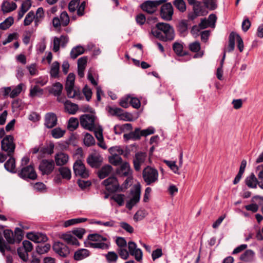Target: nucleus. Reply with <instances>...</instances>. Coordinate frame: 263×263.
<instances>
[{"instance_id":"nucleus-1","label":"nucleus","mask_w":263,"mask_h":263,"mask_svg":"<svg viewBox=\"0 0 263 263\" xmlns=\"http://www.w3.org/2000/svg\"><path fill=\"white\" fill-rule=\"evenodd\" d=\"M154 36L163 41H172L175 37L174 30L170 24L164 23L157 24L152 30Z\"/></svg>"},{"instance_id":"nucleus-2","label":"nucleus","mask_w":263,"mask_h":263,"mask_svg":"<svg viewBox=\"0 0 263 263\" xmlns=\"http://www.w3.org/2000/svg\"><path fill=\"white\" fill-rule=\"evenodd\" d=\"M28 157H24L21 160V169L18 172V176L24 179H29L35 180L37 178V174L33 164L28 165L29 162Z\"/></svg>"},{"instance_id":"nucleus-3","label":"nucleus","mask_w":263,"mask_h":263,"mask_svg":"<svg viewBox=\"0 0 263 263\" xmlns=\"http://www.w3.org/2000/svg\"><path fill=\"white\" fill-rule=\"evenodd\" d=\"M1 144L2 150L5 152L8 156L11 157L13 156L16 145L14 142L13 136H6L2 140Z\"/></svg>"},{"instance_id":"nucleus-4","label":"nucleus","mask_w":263,"mask_h":263,"mask_svg":"<svg viewBox=\"0 0 263 263\" xmlns=\"http://www.w3.org/2000/svg\"><path fill=\"white\" fill-rule=\"evenodd\" d=\"M158 171L152 167L147 166L143 171L142 177L147 185L156 182L158 180Z\"/></svg>"},{"instance_id":"nucleus-5","label":"nucleus","mask_w":263,"mask_h":263,"mask_svg":"<svg viewBox=\"0 0 263 263\" xmlns=\"http://www.w3.org/2000/svg\"><path fill=\"white\" fill-rule=\"evenodd\" d=\"M75 80V76L72 73H70L66 81L65 89L67 92L68 97L70 98H73L78 97L79 98L80 92L79 90L74 89V83Z\"/></svg>"},{"instance_id":"nucleus-6","label":"nucleus","mask_w":263,"mask_h":263,"mask_svg":"<svg viewBox=\"0 0 263 263\" xmlns=\"http://www.w3.org/2000/svg\"><path fill=\"white\" fill-rule=\"evenodd\" d=\"M54 161L52 159H43L39 165V170L42 175H49L54 171Z\"/></svg>"},{"instance_id":"nucleus-7","label":"nucleus","mask_w":263,"mask_h":263,"mask_svg":"<svg viewBox=\"0 0 263 263\" xmlns=\"http://www.w3.org/2000/svg\"><path fill=\"white\" fill-rule=\"evenodd\" d=\"M131 194L132 197L126 204V207L129 210H131L140 200L141 186L139 184L135 185L134 190L131 191Z\"/></svg>"},{"instance_id":"nucleus-8","label":"nucleus","mask_w":263,"mask_h":263,"mask_svg":"<svg viewBox=\"0 0 263 263\" xmlns=\"http://www.w3.org/2000/svg\"><path fill=\"white\" fill-rule=\"evenodd\" d=\"M95 119L93 115H83L80 117V124L84 128L92 130L97 126L95 123Z\"/></svg>"},{"instance_id":"nucleus-9","label":"nucleus","mask_w":263,"mask_h":263,"mask_svg":"<svg viewBox=\"0 0 263 263\" xmlns=\"http://www.w3.org/2000/svg\"><path fill=\"white\" fill-rule=\"evenodd\" d=\"M165 1V0L148 1L141 5V8L147 13L152 14L156 11L158 6L161 5Z\"/></svg>"},{"instance_id":"nucleus-10","label":"nucleus","mask_w":263,"mask_h":263,"mask_svg":"<svg viewBox=\"0 0 263 263\" xmlns=\"http://www.w3.org/2000/svg\"><path fill=\"white\" fill-rule=\"evenodd\" d=\"M63 85L60 82H56L50 87H47L49 92L57 97V101L59 102H64V98L61 96L62 90Z\"/></svg>"},{"instance_id":"nucleus-11","label":"nucleus","mask_w":263,"mask_h":263,"mask_svg":"<svg viewBox=\"0 0 263 263\" xmlns=\"http://www.w3.org/2000/svg\"><path fill=\"white\" fill-rule=\"evenodd\" d=\"M73 171L76 175L80 176L83 178L89 176V172L81 160H77L73 166Z\"/></svg>"},{"instance_id":"nucleus-12","label":"nucleus","mask_w":263,"mask_h":263,"mask_svg":"<svg viewBox=\"0 0 263 263\" xmlns=\"http://www.w3.org/2000/svg\"><path fill=\"white\" fill-rule=\"evenodd\" d=\"M103 184L105 186L106 190L111 193L117 191L119 187L118 181L114 176L110 177L104 180Z\"/></svg>"},{"instance_id":"nucleus-13","label":"nucleus","mask_w":263,"mask_h":263,"mask_svg":"<svg viewBox=\"0 0 263 263\" xmlns=\"http://www.w3.org/2000/svg\"><path fill=\"white\" fill-rule=\"evenodd\" d=\"M26 237L35 243H42L46 242L48 238L46 234L35 232H28Z\"/></svg>"},{"instance_id":"nucleus-14","label":"nucleus","mask_w":263,"mask_h":263,"mask_svg":"<svg viewBox=\"0 0 263 263\" xmlns=\"http://www.w3.org/2000/svg\"><path fill=\"white\" fill-rule=\"evenodd\" d=\"M173 12L174 11L172 4L170 3H168L162 6L160 15L163 20L170 21L172 18Z\"/></svg>"},{"instance_id":"nucleus-15","label":"nucleus","mask_w":263,"mask_h":263,"mask_svg":"<svg viewBox=\"0 0 263 263\" xmlns=\"http://www.w3.org/2000/svg\"><path fill=\"white\" fill-rule=\"evenodd\" d=\"M129 253L135 257V259L140 261L142 259L143 254L140 249L137 248V245L133 241L128 242Z\"/></svg>"},{"instance_id":"nucleus-16","label":"nucleus","mask_w":263,"mask_h":263,"mask_svg":"<svg viewBox=\"0 0 263 263\" xmlns=\"http://www.w3.org/2000/svg\"><path fill=\"white\" fill-rule=\"evenodd\" d=\"M53 250L60 256L66 257L69 253L68 248L64 243L60 242H55L53 245Z\"/></svg>"},{"instance_id":"nucleus-17","label":"nucleus","mask_w":263,"mask_h":263,"mask_svg":"<svg viewBox=\"0 0 263 263\" xmlns=\"http://www.w3.org/2000/svg\"><path fill=\"white\" fill-rule=\"evenodd\" d=\"M116 173L121 176H128L132 175V170L128 162L121 164V166L116 170Z\"/></svg>"},{"instance_id":"nucleus-18","label":"nucleus","mask_w":263,"mask_h":263,"mask_svg":"<svg viewBox=\"0 0 263 263\" xmlns=\"http://www.w3.org/2000/svg\"><path fill=\"white\" fill-rule=\"evenodd\" d=\"M102 161V158L97 154L89 155L87 159L88 164L92 167H99Z\"/></svg>"},{"instance_id":"nucleus-19","label":"nucleus","mask_w":263,"mask_h":263,"mask_svg":"<svg viewBox=\"0 0 263 263\" xmlns=\"http://www.w3.org/2000/svg\"><path fill=\"white\" fill-rule=\"evenodd\" d=\"M57 123V118L54 113L49 112L45 116V125L48 128H51L56 125Z\"/></svg>"},{"instance_id":"nucleus-20","label":"nucleus","mask_w":263,"mask_h":263,"mask_svg":"<svg viewBox=\"0 0 263 263\" xmlns=\"http://www.w3.org/2000/svg\"><path fill=\"white\" fill-rule=\"evenodd\" d=\"M193 6V11L196 16H203L207 14L208 12L205 10V7L203 6L201 2L196 1L192 5Z\"/></svg>"},{"instance_id":"nucleus-21","label":"nucleus","mask_w":263,"mask_h":263,"mask_svg":"<svg viewBox=\"0 0 263 263\" xmlns=\"http://www.w3.org/2000/svg\"><path fill=\"white\" fill-rule=\"evenodd\" d=\"M106 109L111 115L120 116L122 119L125 118L127 120H129L127 118L129 115L127 113H123V110L120 108L108 106L106 107Z\"/></svg>"},{"instance_id":"nucleus-22","label":"nucleus","mask_w":263,"mask_h":263,"mask_svg":"<svg viewBox=\"0 0 263 263\" xmlns=\"http://www.w3.org/2000/svg\"><path fill=\"white\" fill-rule=\"evenodd\" d=\"M54 160L57 165L62 166L68 162L69 157L66 154L60 152L55 154Z\"/></svg>"},{"instance_id":"nucleus-23","label":"nucleus","mask_w":263,"mask_h":263,"mask_svg":"<svg viewBox=\"0 0 263 263\" xmlns=\"http://www.w3.org/2000/svg\"><path fill=\"white\" fill-rule=\"evenodd\" d=\"M60 238L63 239L67 244L78 246L80 245L77 239L71 234V232L62 234Z\"/></svg>"},{"instance_id":"nucleus-24","label":"nucleus","mask_w":263,"mask_h":263,"mask_svg":"<svg viewBox=\"0 0 263 263\" xmlns=\"http://www.w3.org/2000/svg\"><path fill=\"white\" fill-rule=\"evenodd\" d=\"M87 62V57H81L78 60V74L80 78H83L84 76V71L85 69Z\"/></svg>"},{"instance_id":"nucleus-25","label":"nucleus","mask_w":263,"mask_h":263,"mask_svg":"<svg viewBox=\"0 0 263 263\" xmlns=\"http://www.w3.org/2000/svg\"><path fill=\"white\" fill-rule=\"evenodd\" d=\"M146 155L143 153H138L135 155L134 159V165L135 169L139 171L140 169L141 164L144 162Z\"/></svg>"},{"instance_id":"nucleus-26","label":"nucleus","mask_w":263,"mask_h":263,"mask_svg":"<svg viewBox=\"0 0 263 263\" xmlns=\"http://www.w3.org/2000/svg\"><path fill=\"white\" fill-rule=\"evenodd\" d=\"M260 180L256 178L253 173H251L246 179V184L250 188H256L257 185L259 186Z\"/></svg>"},{"instance_id":"nucleus-27","label":"nucleus","mask_w":263,"mask_h":263,"mask_svg":"<svg viewBox=\"0 0 263 263\" xmlns=\"http://www.w3.org/2000/svg\"><path fill=\"white\" fill-rule=\"evenodd\" d=\"M17 8V5L14 2L4 1L2 5V10L4 13H9Z\"/></svg>"},{"instance_id":"nucleus-28","label":"nucleus","mask_w":263,"mask_h":263,"mask_svg":"<svg viewBox=\"0 0 263 263\" xmlns=\"http://www.w3.org/2000/svg\"><path fill=\"white\" fill-rule=\"evenodd\" d=\"M89 255V252L85 249H82L77 251L74 254V258L76 260H82Z\"/></svg>"},{"instance_id":"nucleus-29","label":"nucleus","mask_w":263,"mask_h":263,"mask_svg":"<svg viewBox=\"0 0 263 263\" xmlns=\"http://www.w3.org/2000/svg\"><path fill=\"white\" fill-rule=\"evenodd\" d=\"M112 167L109 165L103 166L98 172V176L100 179H103L107 176L112 171Z\"/></svg>"},{"instance_id":"nucleus-30","label":"nucleus","mask_w":263,"mask_h":263,"mask_svg":"<svg viewBox=\"0 0 263 263\" xmlns=\"http://www.w3.org/2000/svg\"><path fill=\"white\" fill-rule=\"evenodd\" d=\"M65 110L70 114H74L78 110V106L69 101H64Z\"/></svg>"},{"instance_id":"nucleus-31","label":"nucleus","mask_w":263,"mask_h":263,"mask_svg":"<svg viewBox=\"0 0 263 263\" xmlns=\"http://www.w3.org/2000/svg\"><path fill=\"white\" fill-rule=\"evenodd\" d=\"M254 252L251 250H247L240 256V259L245 262L251 261L254 258Z\"/></svg>"},{"instance_id":"nucleus-32","label":"nucleus","mask_w":263,"mask_h":263,"mask_svg":"<svg viewBox=\"0 0 263 263\" xmlns=\"http://www.w3.org/2000/svg\"><path fill=\"white\" fill-rule=\"evenodd\" d=\"M44 93V90L42 88L39 87L38 85H35L30 89L29 96L32 98L35 97H41Z\"/></svg>"},{"instance_id":"nucleus-33","label":"nucleus","mask_w":263,"mask_h":263,"mask_svg":"<svg viewBox=\"0 0 263 263\" xmlns=\"http://www.w3.org/2000/svg\"><path fill=\"white\" fill-rule=\"evenodd\" d=\"M54 145L51 143L47 146H40V154L41 157H44L45 154L51 155L53 153Z\"/></svg>"},{"instance_id":"nucleus-34","label":"nucleus","mask_w":263,"mask_h":263,"mask_svg":"<svg viewBox=\"0 0 263 263\" xmlns=\"http://www.w3.org/2000/svg\"><path fill=\"white\" fill-rule=\"evenodd\" d=\"M4 235L8 243L13 244L16 242L13 232L11 230H5L4 231Z\"/></svg>"},{"instance_id":"nucleus-35","label":"nucleus","mask_w":263,"mask_h":263,"mask_svg":"<svg viewBox=\"0 0 263 263\" xmlns=\"http://www.w3.org/2000/svg\"><path fill=\"white\" fill-rule=\"evenodd\" d=\"M60 69V64L59 62H54L51 66L50 71V76L52 78H56L59 77V72Z\"/></svg>"},{"instance_id":"nucleus-36","label":"nucleus","mask_w":263,"mask_h":263,"mask_svg":"<svg viewBox=\"0 0 263 263\" xmlns=\"http://www.w3.org/2000/svg\"><path fill=\"white\" fill-rule=\"evenodd\" d=\"M84 48L81 46H77L72 49L70 52V57L71 58L75 59L79 55L84 52Z\"/></svg>"},{"instance_id":"nucleus-37","label":"nucleus","mask_w":263,"mask_h":263,"mask_svg":"<svg viewBox=\"0 0 263 263\" xmlns=\"http://www.w3.org/2000/svg\"><path fill=\"white\" fill-rule=\"evenodd\" d=\"M86 247L95 249H106L108 248V245L104 242L99 241H96L95 242H88Z\"/></svg>"},{"instance_id":"nucleus-38","label":"nucleus","mask_w":263,"mask_h":263,"mask_svg":"<svg viewBox=\"0 0 263 263\" xmlns=\"http://www.w3.org/2000/svg\"><path fill=\"white\" fill-rule=\"evenodd\" d=\"M10 159L7 161L4 166L5 168L11 172H15V161L13 156L10 157Z\"/></svg>"},{"instance_id":"nucleus-39","label":"nucleus","mask_w":263,"mask_h":263,"mask_svg":"<svg viewBox=\"0 0 263 263\" xmlns=\"http://www.w3.org/2000/svg\"><path fill=\"white\" fill-rule=\"evenodd\" d=\"M13 17L9 16L0 24V29L5 30L8 29L13 24Z\"/></svg>"},{"instance_id":"nucleus-40","label":"nucleus","mask_w":263,"mask_h":263,"mask_svg":"<svg viewBox=\"0 0 263 263\" xmlns=\"http://www.w3.org/2000/svg\"><path fill=\"white\" fill-rule=\"evenodd\" d=\"M59 172L63 179L69 180L71 178V171L66 167H61L59 168Z\"/></svg>"},{"instance_id":"nucleus-41","label":"nucleus","mask_w":263,"mask_h":263,"mask_svg":"<svg viewBox=\"0 0 263 263\" xmlns=\"http://www.w3.org/2000/svg\"><path fill=\"white\" fill-rule=\"evenodd\" d=\"M24 86V84L23 83H20V84L17 85L11 90V92L10 93V97L11 98H14L15 97L18 96L22 92L23 90V87Z\"/></svg>"},{"instance_id":"nucleus-42","label":"nucleus","mask_w":263,"mask_h":263,"mask_svg":"<svg viewBox=\"0 0 263 263\" xmlns=\"http://www.w3.org/2000/svg\"><path fill=\"white\" fill-rule=\"evenodd\" d=\"M51 248L49 243H46L44 245H38L36 247V252L39 254H43L47 253Z\"/></svg>"},{"instance_id":"nucleus-43","label":"nucleus","mask_w":263,"mask_h":263,"mask_svg":"<svg viewBox=\"0 0 263 263\" xmlns=\"http://www.w3.org/2000/svg\"><path fill=\"white\" fill-rule=\"evenodd\" d=\"M173 4L181 12H183L186 10V5L184 0H174Z\"/></svg>"},{"instance_id":"nucleus-44","label":"nucleus","mask_w":263,"mask_h":263,"mask_svg":"<svg viewBox=\"0 0 263 263\" xmlns=\"http://www.w3.org/2000/svg\"><path fill=\"white\" fill-rule=\"evenodd\" d=\"M84 143L87 146H90L94 145L95 143V140L92 136L88 133H86L84 135Z\"/></svg>"},{"instance_id":"nucleus-45","label":"nucleus","mask_w":263,"mask_h":263,"mask_svg":"<svg viewBox=\"0 0 263 263\" xmlns=\"http://www.w3.org/2000/svg\"><path fill=\"white\" fill-rule=\"evenodd\" d=\"M109 161L111 164L115 166H117L122 163L121 157L117 155H112L109 157Z\"/></svg>"},{"instance_id":"nucleus-46","label":"nucleus","mask_w":263,"mask_h":263,"mask_svg":"<svg viewBox=\"0 0 263 263\" xmlns=\"http://www.w3.org/2000/svg\"><path fill=\"white\" fill-rule=\"evenodd\" d=\"M44 17V12L42 7L39 8L35 15L34 21L36 25H37Z\"/></svg>"},{"instance_id":"nucleus-47","label":"nucleus","mask_w":263,"mask_h":263,"mask_svg":"<svg viewBox=\"0 0 263 263\" xmlns=\"http://www.w3.org/2000/svg\"><path fill=\"white\" fill-rule=\"evenodd\" d=\"M65 133V130H62L59 127H57L51 130L52 137L55 139H59L62 137Z\"/></svg>"},{"instance_id":"nucleus-48","label":"nucleus","mask_w":263,"mask_h":263,"mask_svg":"<svg viewBox=\"0 0 263 263\" xmlns=\"http://www.w3.org/2000/svg\"><path fill=\"white\" fill-rule=\"evenodd\" d=\"M236 33L234 32L231 33L229 36L228 51L230 52L234 49L235 40L236 39Z\"/></svg>"},{"instance_id":"nucleus-49","label":"nucleus","mask_w":263,"mask_h":263,"mask_svg":"<svg viewBox=\"0 0 263 263\" xmlns=\"http://www.w3.org/2000/svg\"><path fill=\"white\" fill-rule=\"evenodd\" d=\"M88 239L92 241H106L107 238L98 234H89L88 236Z\"/></svg>"},{"instance_id":"nucleus-50","label":"nucleus","mask_w":263,"mask_h":263,"mask_svg":"<svg viewBox=\"0 0 263 263\" xmlns=\"http://www.w3.org/2000/svg\"><path fill=\"white\" fill-rule=\"evenodd\" d=\"M205 8L210 10H214L217 7L216 0H202Z\"/></svg>"},{"instance_id":"nucleus-51","label":"nucleus","mask_w":263,"mask_h":263,"mask_svg":"<svg viewBox=\"0 0 263 263\" xmlns=\"http://www.w3.org/2000/svg\"><path fill=\"white\" fill-rule=\"evenodd\" d=\"M91 131L94 132L96 137L98 139V141L103 140V136L102 134L103 129L100 126H97L95 127V129H92Z\"/></svg>"},{"instance_id":"nucleus-52","label":"nucleus","mask_w":263,"mask_h":263,"mask_svg":"<svg viewBox=\"0 0 263 263\" xmlns=\"http://www.w3.org/2000/svg\"><path fill=\"white\" fill-rule=\"evenodd\" d=\"M173 49L178 55H183V45L181 43L175 42L173 44Z\"/></svg>"},{"instance_id":"nucleus-53","label":"nucleus","mask_w":263,"mask_h":263,"mask_svg":"<svg viewBox=\"0 0 263 263\" xmlns=\"http://www.w3.org/2000/svg\"><path fill=\"white\" fill-rule=\"evenodd\" d=\"M60 19L62 26H66L68 25L69 23V17L66 11H63L61 13Z\"/></svg>"},{"instance_id":"nucleus-54","label":"nucleus","mask_w":263,"mask_h":263,"mask_svg":"<svg viewBox=\"0 0 263 263\" xmlns=\"http://www.w3.org/2000/svg\"><path fill=\"white\" fill-rule=\"evenodd\" d=\"M34 81L36 84L35 85L43 86L48 83V78L47 76L40 77L34 79Z\"/></svg>"},{"instance_id":"nucleus-55","label":"nucleus","mask_w":263,"mask_h":263,"mask_svg":"<svg viewBox=\"0 0 263 263\" xmlns=\"http://www.w3.org/2000/svg\"><path fill=\"white\" fill-rule=\"evenodd\" d=\"M79 125V122L77 118L71 117L69 119L68 121V128L70 130L76 129Z\"/></svg>"},{"instance_id":"nucleus-56","label":"nucleus","mask_w":263,"mask_h":263,"mask_svg":"<svg viewBox=\"0 0 263 263\" xmlns=\"http://www.w3.org/2000/svg\"><path fill=\"white\" fill-rule=\"evenodd\" d=\"M5 250L11 251V247L8 245L0 236V252L5 255Z\"/></svg>"},{"instance_id":"nucleus-57","label":"nucleus","mask_w":263,"mask_h":263,"mask_svg":"<svg viewBox=\"0 0 263 263\" xmlns=\"http://www.w3.org/2000/svg\"><path fill=\"white\" fill-rule=\"evenodd\" d=\"M106 258L109 263H115L118 256L117 253L114 252H109L106 255Z\"/></svg>"},{"instance_id":"nucleus-58","label":"nucleus","mask_w":263,"mask_h":263,"mask_svg":"<svg viewBox=\"0 0 263 263\" xmlns=\"http://www.w3.org/2000/svg\"><path fill=\"white\" fill-rule=\"evenodd\" d=\"M35 15L33 11H30L25 16L24 21L25 26L29 25L34 19Z\"/></svg>"},{"instance_id":"nucleus-59","label":"nucleus","mask_w":263,"mask_h":263,"mask_svg":"<svg viewBox=\"0 0 263 263\" xmlns=\"http://www.w3.org/2000/svg\"><path fill=\"white\" fill-rule=\"evenodd\" d=\"M17 254L19 257L24 261H26L28 258V252L21 247L17 249Z\"/></svg>"},{"instance_id":"nucleus-60","label":"nucleus","mask_w":263,"mask_h":263,"mask_svg":"<svg viewBox=\"0 0 263 263\" xmlns=\"http://www.w3.org/2000/svg\"><path fill=\"white\" fill-rule=\"evenodd\" d=\"M165 163L169 166V167L173 171L175 174H179V168L177 165L176 164L175 161H170L168 160H164Z\"/></svg>"},{"instance_id":"nucleus-61","label":"nucleus","mask_w":263,"mask_h":263,"mask_svg":"<svg viewBox=\"0 0 263 263\" xmlns=\"http://www.w3.org/2000/svg\"><path fill=\"white\" fill-rule=\"evenodd\" d=\"M80 0H72L68 5V9L70 12H74L80 4Z\"/></svg>"},{"instance_id":"nucleus-62","label":"nucleus","mask_w":263,"mask_h":263,"mask_svg":"<svg viewBox=\"0 0 263 263\" xmlns=\"http://www.w3.org/2000/svg\"><path fill=\"white\" fill-rule=\"evenodd\" d=\"M124 198L125 196L123 194H116L112 197V199L120 206H121L123 204Z\"/></svg>"},{"instance_id":"nucleus-63","label":"nucleus","mask_w":263,"mask_h":263,"mask_svg":"<svg viewBox=\"0 0 263 263\" xmlns=\"http://www.w3.org/2000/svg\"><path fill=\"white\" fill-rule=\"evenodd\" d=\"M109 152L111 155H117L120 156L123 153V150L120 146H116L110 147L109 149Z\"/></svg>"},{"instance_id":"nucleus-64","label":"nucleus","mask_w":263,"mask_h":263,"mask_svg":"<svg viewBox=\"0 0 263 263\" xmlns=\"http://www.w3.org/2000/svg\"><path fill=\"white\" fill-rule=\"evenodd\" d=\"M22 244L23 246L21 247L23 248L24 250L27 251V252H30L32 250L33 245L29 240H24Z\"/></svg>"}]
</instances>
